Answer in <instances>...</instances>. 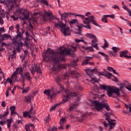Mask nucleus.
<instances>
[{"label":"nucleus","instance_id":"nucleus-57","mask_svg":"<svg viewBox=\"0 0 131 131\" xmlns=\"http://www.w3.org/2000/svg\"><path fill=\"white\" fill-rule=\"evenodd\" d=\"M107 69H108V71H110L111 72H112V71H113V70L114 69H113V68H112V67H108Z\"/></svg>","mask_w":131,"mask_h":131},{"label":"nucleus","instance_id":"nucleus-29","mask_svg":"<svg viewBox=\"0 0 131 131\" xmlns=\"http://www.w3.org/2000/svg\"><path fill=\"white\" fill-rule=\"evenodd\" d=\"M9 115V109L7 108L4 113V114L0 115V119H3V118H5L6 116H8Z\"/></svg>","mask_w":131,"mask_h":131},{"label":"nucleus","instance_id":"nucleus-19","mask_svg":"<svg viewBox=\"0 0 131 131\" xmlns=\"http://www.w3.org/2000/svg\"><path fill=\"white\" fill-rule=\"evenodd\" d=\"M34 67L35 68V72H37V73H39V74H41V69H40V67L37 64H35V63L34 64Z\"/></svg>","mask_w":131,"mask_h":131},{"label":"nucleus","instance_id":"nucleus-4","mask_svg":"<svg viewBox=\"0 0 131 131\" xmlns=\"http://www.w3.org/2000/svg\"><path fill=\"white\" fill-rule=\"evenodd\" d=\"M100 89L107 91V95L108 97H112L113 98H117L120 96V92H119V88H115L113 86H107L105 84L100 85Z\"/></svg>","mask_w":131,"mask_h":131},{"label":"nucleus","instance_id":"nucleus-16","mask_svg":"<svg viewBox=\"0 0 131 131\" xmlns=\"http://www.w3.org/2000/svg\"><path fill=\"white\" fill-rule=\"evenodd\" d=\"M91 46L92 48H95L96 50H99V43H98V39H97V38L96 39H94V40H92V43Z\"/></svg>","mask_w":131,"mask_h":131},{"label":"nucleus","instance_id":"nucleus-52","mask_svg":"<svg viewBox=\"0 0 131 131\" xmlns=\"http://www.w3.org/2000/svg\"><path fill=\"white\" fill-rule=\"evenodd\" d=\"M51 119L50 118V115H48L47 117H46L45 121L47 123L49 122V120Z\"/></svg>","mask_w":131,"mask_h":131},{"label":"nucleus","instance_id":"nucleus-24","mask_svg":"<svg viewBox=\"0 0 131 131\" xmlns=\"http://www.w3.org/2000/svg\"><path fill=\"white\" fill-rule=\"evenodd\" d=\"M61 76H57L56 77H54L55 82L59 85H61V84L60 83L61 81H62V79H61Z\"/></svg>","mask_w":131,"mask_h":131},{"label":"nucleus","instance_id":"nucleus-53","mask_svg":"<svg viewBox=\"0 0 131 131\" xmlns=\"http://www.w3.org/2000/svg\"><path fill=\"white\" fill-rule=\"evenodd\" d=\"M112 8H113V9H118V10H120V8H119V7L117 5H114L112 6Z\"/></svg>","mask_w":131,"mask_h":131},{"label":"nucleus","instance_id":"nucleus-13","mask_svg":"<svg viewBox=\"0 0 131 131\" xmlns=\"http://www.w3.org/2000/svg\"><path fill=\"white\" fill-rule=\"evenodd\" d=\"M44 21H48L50 20L51 21L53 19V16H52V13L50 12H47L45 13V15L43 16Z\"/></svg>","mask_w":131,"mask_h":131},{"label":"nucleus","instance_id":"nucleus-21","mask_svg":"<svg viewBox=\"0 0 131 131\" xmlns=\"http://www.w3.org/2000/svg\"><path fill=\"white\" fill-rule=\"evenodd\" d=\"M124 83L125 89L131 92V83L127 81H125Z\"/></svg>","mask_w":131,"mask_h":131},{"label":"nucleus","instance_id":"nucleus-6","mask_svg":"<svg viewBox=\"0 0 131 131\" xmlns=\"http://www.w3.org/2000/svg\"><path fill=\"white\" fill-rule=\"evenodd\" d=\"M93 104L98 111H101L104 107L107 111H110V107H109V105L106 103L95 100L93 102Z\"/></svg>","mask_w":131,"mask_h":131},{"label":"nucleus","instance_id":"nucleus-23","mask_svg":"<svg viewBox=\"0 0 131 131\" xmlns=\"http://www.w3.org/2000/svg\"><path fill=\"white\" fill-rule=\"evenodd\" d=\"M98 54H100V55H101V56H103L104 57L105 61H106L108 63H109V55H106L104 52H99Z\"/></svg>","mask_w":131,"mask_h":131},{"label":"nucleus","instance_id":"nucleus-12","mask_svg":"<svg viewBox=\"0 0 131 131\" xmlns=\"http://www.w3.org/2000/svg\"><path fill=\"white\" fill-rule=\"evenodd\" d=\"M95 70H91V71L87 72V75H89L90 78H91V81L92 83H95V82H98V79L94 77V72H95Z\"/></svg>","mask_w":131,"mask_h":131},{"label":"nucleus","instance_id":"nucleus-31","mask_svg":"<svg viewBox=\"0 0 131 131\" xmlns=\"http://www.w3.org/2000/svg\"><path fill=\"white\" fill-rule=\"evenodd\" d=\"M61 19L62 20H66L67 18H68V15H67V13L65 12L62 14H60Z\"/></svg>","mask_w":131,"mask_h":131},{"label":"nucleus","instance_id":"nucleus-20","mask_svg":"<svg viewBox=\"0 0 131 131\" xmlns=\"http://www.w3.org/2000/svg\"><path fill=\"white\" fill-rule=\"evenodd\" d=\"M20 13L24 16V17L23 18L24 21H25V20H28V18H29V14H28V11H26L25 12H20Z\"/></svg>","mask_w":131,"mask_h":131},{"label":"nucleus","instance_id":"nucleus-34","mask_svg":"<svg viewBox=\"0 0 131 131\" xmlns=\"http://www.w3.org/2000/svg\"><path fill=\"white\" fill-rule=\"evenodd\" d=\"M122 8L123 9H124V10H125V11L128 12V13H129V15L131 16V10L124 5L123 6Z\"/></svg>","mask_w":131,"mask_h":131},{"label":"nucleus","instance_id":"nucleus-55","mask_svg":"<svg viewBox=\"0 0 131 131\" xmlns=\"http://www.w3.org/2000/svg\"><path fill=\"white\" fill-rule=\"evenodd\" d=\"M6 46H7V43L4 42H2L0 48H4V47H6Z\"/></svg>","mask_w":131,"mask_h":131},{"label":"nucleus","instance_id":"nucleus-51","mask_svg":"<svg viewBox=\"0 0 131 131\" xmlns=\"http://www.w3.org/2000/svg\"><path fill=\"white\" fill-rule=\"evenodd\" d=\"M10 111L11 112H13V111H15V109H16V106H15V105H13V106H11L10 107Z\"/></svg>","mask_w":131,"mask_h":131},{"label":"nucleus","instance_id":"nucleus-2","mask_svg":"<svg viewBox=\"0 0 131 131\" xmlns=\"http://www.w3.org/2000/svg\"><path fill=\"white\" fill-rule=\"evenodd\" d=\"M15 28L16 29V33L15 38H13L12 39V43L16 46V51L17 52H20L21 51V47H23L24 44L22 42V39H23V34L25 33V30L23 29H21L20 30L21 32H20V26L19 25L17 24L15 26Z\"/></svg>","mask_w":131,"mask_h":131},{"label":"nucleus","instance_id":"nucleus-26","mask_svg":"<svg viewBox=\"0 0 131 131\" xmlns=\"http://www.w3.org/2000/svg\"><path fill=\"white\" fill-rule=\"evenodd\" d=\"M82 49L85 50V51H88L89 52H95V49L92 47H85V46H82Z\"/></svg>","mask_w":131,"mask_h":131},{"label":"nucleus","instance_id":"nucleus-32","mask_svg":"<svg viewBox=\"0 0 131 131\" xmlns=\"http://www.w3.org/2000/svg\"><path fill=\"white\" fill-rule=\"evenodd\" d=\"M12 53H13V54L9 56V60H10V59H15V58H16V50L14 49L12 51Z\"/></svg>","mask_w":131,"mask_h":131},{"label":"nucleus","instance_id":"nucleus-40","mask_svg":"<svg viewBox=\"0 0 131 131\" xmlns=\"http://www.w3.org/2000/svg\"><path fill=\"white\" fill-rule=\"evenodd\" d=\"M21 90H23V94H24L25 93H27L29 90H30V87H27L26 89H24V87H23Z\"/></svg>","mask_w":131,"mask_h":131},{"label":"nucleus","instance_id":"nucleus-49","mask_svg":"<svg viewBox=\"0 0 131 131\" xmlns=\"http://www.w3.org/2000/svg\"><path fill=\"white\" fill-rule=\"evenodd\" d=\"M34 72H35V70L33 66H32V70H31V73H32V75H34Z\"/></svg>","mask_w":131,"mask_h":131},{"label":"nucleus","instance_id":"nucleus-27","mask_svg":"<svg viewBox=\"0 0 131 131\" xmlns=\"http://www.w3.org/2000/svg\"><path fill=\"white\" fill-rule=\"evenodd\" d=\"M12 121H13L12 119H8L6 121V122L7 123V127L8 128H9V130H11V125L12 124Z\"/></svg>","mask_w":131,"mask_h":131},{"label":"nucleus","instance_id":"nucleus-58","mask_svg":"<svg viewBox=\"0 0 131 131\" xmlns=\"http://www.w3.org/2000/svg\"><path fill=\"white\" fill-rule=\"evenodd\" d=\"M120 89H123V88H125V85H124V83H122L120 86Z\"/></svg>","mask_w":131,"mask_h":131},{"label":"nucleus","instance_id":"nucleus-10","mask_svg":"<svg viewBox=\"0 0 131 131\" xmlns=\"http://www.w3.org/2000/svg\"><path fill=\"white\" fill-rule=\"evenodd\" d=\"M43 93L45 95H47L49 98H50V99L55 98L57 95V93H56L53 90H45Z\"/></svg>","mask_w":131,"mask_h":131},{"label":"nucleus","instance_id":"nucleus-3","mask_svg":"<svg viewBox=\"0 0 131 131\" xmlns=\"http://www.w3.org/2000/svg\"><path fill=\"white\" fill-rule=\"evenodd\" d=\"M90 15H91V12H88L85 13V15H82L83 23L85 24V25H82V27L86 29H92L91 23L97 27H101V26L95 20L96 17L94 15L90 16Z\"/></svg>","mask_w":131,"mask_h":131},{"label":"nucleus","instance_id":"nucleus-35","mask_svg":"<svg viewBox=\"0 0 131 131\" xmlns=\"http://www.w3.org/2000/svg\"><path fill=\"white\" fill-rule=\"evenodd\" d=\"M112 50L113 52L116 54V53H118L120 51V48L114 47L112 48Z\"/></svg>","mask_w":131,"mask_h":131},{"label":"nucleus","instance_id":"nucleus-17","mask_svg":"<svg viewBox=\"0 0 131 131\" xmlns=\"http://www.w3.org/2000/svg\"><path fill=\"white\" fill-rule=\"evenodd\" d=\"M0 3H1V4H4V3L6 5H9L10 3H12V4H13V3L16 4V3H17V0H4V1H3V0H0Z\"/></svg>","mask_w":131,"mask_h":131},{"label":"nucleus","instance_id":"nucleus-39","mask_svg":"<svg viewBox=\"0 0 131 131\" xmlns=\"http://www.w3.org/2000/svg\"><path fill=\"white\" fill-rule=\"evenodd\" d=\"M104 75L106 77H108V78L109 79L111 78L112 76H113L112 74H111V73H109V72H105V73H104Z\"/></svg>","mask_w":131,"mask_h":131},{"label":"nucleus","instance_id":"nucleus-11","mask_svg":"<svg viewBox=\"0 0 131 131\" xmlns=\"http://www.w3.org/2000/svg\"><path fill=\"white\" fill-rule=\"evenodd\" d=\"M76 23H77V27H78V31H79V32L77 33V34H81V32H80V30L82 29V25L78 24V21L77 20V19H72L71 21H69V24L70 25H71V26L72 24H76Z\"/></svg>","mask_w":131,"mask_h":131},{"label":"nucleus","instance_id":"nucleus-36","mask_svg":"<svg viewBox=\"0 0 131 131\" xmlns=\"http://www.w3.org/2000/svg\"><path fill=\"white\" fill-rule=\"evenodd\" d=\"M104 46H102L103 49H106V48H109V43H108V41L105 39H104Z\"/></svg>","mask_w":131,"mask_h":131},{"label":"nucleus","instance_id":"nucleus-28","mask_svg":"<svg viewBox=\"0 0 131 131\" xmlns=\"http://www.w3.org/2000/svg\"><path fill=\"white\" fill-rule=\"evenodd\" d=\"M85 36H86L87 37H89V38H92L93 39V40L96 39V38H97L96 35L92 33H86L85 34Z\"/></svg>","mask_w":131,"mask_h":131},{"label":"nucleus","instance_id":"nucleus-18","mask_svg":"<svg viewBox=\"0 0 131 131\" xmlns=\"http://www.w3.org/2000/svg\"><path fill=\"white\" fill-rule=\"evenodd\" d=\"M66 122V119L64 118H62L60 120V126L59 127V129H64V124Z\"/></svg>","mask_w":131,"mask_h":131},{"label":"nucleus","instance_id":"nucleus-45","mask_svg":"<svg viewBox=\"0 0 131 131\" xmlns=\"http://www.w3.org/2000/svg\"><path fill=\"white\" fill-rule=\"evenodd\" d=\"M59 105L60 104H56L55 105L52 106L50 110V111H54V110L56 109V107H57V106H59Z\"/></svg>","mask_w":131,"mask_h":131},{"label":"nucleus","instance_id":"nucleus-42","mask_svg":"<svg viewBox=\"0 0 131 131\" xmlns=\"http://www.w3.org/2000/svg\"><path fill=\"white\" fill-rule=\"evenodd\" d=\"M77 105H78L77 103H74L72 104V106L70 107V111H71V110H73V109H74L75 107L77 106Z\"/></svg>","mask_w":131,"mask_h":131},{"label":"nucleus","instance_id":"nucleus-56","mask_svg":"<svg viewBox=\"0 0 131 131\" xmlns=\"http://www.w3.org/2000/svg\"><path fill=\"white\" fill-rule=\"evenodd\" d=\"M49 129H50V131H56V130H57V128L55 127H53Z\"/></svg>","mask_w":131,"mask_h":131},{"label":"nucleus","instance_id":"nucleus-47","mask_svg":"<svg viewBox=\"0 0 131 131\" xmlns=\"http://www.w3.org/2000/svg\"><path fill=\"white\" fill-rule=\"evenodd\" d=\"M89 64V61L85 59H84V60L82 62V66H84V65H88Z\"/></svg>","mask_w":131,"mask_h":131},{"label":"nucleus","instance_id":"nucleus-64","mask_svg":"<svg viewBox=\"0 0 131 131\" xmlns=\"http://www.w3.org/2000/svg\"><path fill=\"white\" fill-rule=\"evenodd\" d=\"M26 131L30 130V128L29 127V126H28V125L26 126Z\"/></svg>","mask_w":131,"mask_h":131},{"label":"nucleus","instance_id":"nucleus-22","mask_svg":"<svg viewBox=\"0 0 131 131\" xmlns=\"http://www.w3.org/2000/svg\"><path fill=\"white\" fill-rule=\"evenodd\" d=\"M78 58H76V60H74L73 61L71 62V63L69 65L70 67H72L73 68L75 67L76 66H77V62H78Z\"/></svg>","mask_w":131,"mask_h":131},{"label":"nucleus","instance_id":"nucleus-14","mask_svg":"<svg viewBox=\"0 0 131 131\" xmlns=\"http://www.w3.org/2000/svg\"><path fill=\"white\" fill-rule=\"evenodd\" d=\"M128 53V51L127 50H125L124 51H121L119 52L120 57L121 58H122L124 57V58H126L127 59H131V56L126 55Z\"/></svg>","mask_w":131,"mask_h":131},{"label":"nucleus","instance_id":"nucleus-61","mask_svg":"<svg viewBox=\"0 0 131 131\" xmlns=\"http://www.w3.org/2000/svg\"><path fill=\"white\" fill-rule=\"evenodd\" d=\"M92 59H94V57H87L86 59H87V61H90V60H92Z\"/></svg>","mask_w":131,"mask_h":131},{"label":"nucleus","instance_id":"nucleus-44","mask_svg":"<svg viewBox=\"0 0 131 131\" xmlns=\"http://www.w3.org/2000/svg\"><path fill=\"white\" fill-rule=\"evenodd\" d=\"M72 49L74 50V52H76V50L77 48H79V45L76 44V47L72 46Z\"/></svg>","mask_w":131,"mask_h":131},{"label":"nucleus","instance_id":"nucleus-37","mask_svg":"<svg viewBox=\"0 0 131 131\" xmlns=\"http://www.w3.org/2000/svg\"><path fill=\"white\" fill-rule=\"evenodd\" d=\"M14 78H15V79H17V77H16V76H13V78H12V76H11V77H9L7 78V81H8V82H9V83H11L12 82H13V79H14Z\"/></svg>","mask_w":131,"mask_h":131},{"label":"nucleus","instance_id":"nucleus-38","mask_svg":"<svg viewBox=\"0 0 131 131\" xmlns=\"http://www.w3.org/2000/svg\"><path fill=\"white\" fill-rule=\"evenodd\" d=\"M71 74H72V75H74V76H76L77 78L79 77V74H78V73H77V72L75 71L71 72Z\"/></svg>","mask_w":131,"mask_h":131},{"label":"nucleus","instance_id":"nucleus-54","mask_svg":"<svg viewBox=\"0 0 131 131\" xmlns=\"http://www.w3.org/2000/svg\"><path fill=\"white\" fill-rule=\"evenodd\" d=\"M6 101H3L2 102L1 105H2V107H6Z\"/></svg>","mask_w":131,"mask_h":131},{"label":"nucleus","instance_id":"nucleus-9","mask_svg":"<svg viewBox=\"0 0 131 131\" xmlns=\"http://www.w3.org/2000/svg\"><path fill=\"white\" fill-rule=\"evenodd\" d=\"M23 69H22V68H16V71L12 74L11 76V78H13L14 76H15L17 78V75H18V73L20 75V76L21 77L22 80H20L23 83H24V80H25V76H24V75H23Z\"/></svg>","mask_w":131,"mask_h":131},{"label":"nucleus","instance_id":"nucleus-46","mask_svg":"<svg viewBox=\"0 0 131 131\" xmlns=\"http://www.w3.org/2000/svg\"><path fill=\"white\" fill-rule=\"evenodd\" d=\"M101 21H102V22H104V23H108V20H107V17H105V16H103V17L102 18Z\"/></svg>","mask_w":131,"mask_h":131},{"label":"nucleus","instance_id":"nucleus-5","mask_svg":"<svg viewBox=\"0 0 131 131\" xmlns=\"http://www.w3.org/2000/svg\"><path fill=\"white\" fill-rule=\"evenodd\" d=\"M104 115L106 117L105 120L108 121V123H107L106 122H103V125L105 127H108V126H110V129H113L116 125V122H115L116 120L110 118V113H107L105 112Z\"/></svg>","mask_w":131,"mask_h":131},{"label":"nucleus","instance_id":"nucleus-60","mask_svg":"<svg viewBox=\"0 0 131 131\" xmlns=\"http://www.w3.org/2000/svg\"><path fill=\"white\" fill-rule=\"evenodd\" d=\"M0 24L3 25L4 24V20H3V18L0 16Z\"/></svg>","mask_w":131,"mask_h":131},{"label":"nucleus","instance_id":"nucleus-59","mask_svg":"<svg viewBox=\"0 0 131 131\" xmlns=\"http://www.w3.org/2000/svg\"><path fill=\"white\" fill-rule=\"evenodd\" d=\"M75 41L76 42H77V43H79V42H82V39H75Z\"/></svg>","mask_w":131,"mask_h":131},{"label":"nucleus","instance_id":"nucleus-48","mask_svg":"<svg viewBox=\"0 0 131 131\" xmlns=\"http://www.w3.org/2000/svg\"><path fill=\"white\" fill-rule=\"evenodd\" d=\"M41 3H43L46 6H49V3H48V1L47 0H40Z\"/></svg>","mask_w":131,"mask_h":131},{"label":"nucleus","instance_id":"nucleus-43","mask_svg":"<svg viewBox=\"0 0 131 131\" xmlns=\"http://www.w3.org/2000/svg\"><path fill=\"white\" fill-rule=\"evenodd\" d=\"M5 28L4 27H2V28H0V37H2V33H3V32H5Z\"/></svg>","mask_w":131,"mask_h":131},{"label":"nucleus","instance_id":"nucleus-30","mask_svg":"<svg viewBox=\"0 0 131 131\" xmlns=\"http://www.w3.org/2000/svg\"><path fill=\"white\" fill-rule=\"evenodd\" d=\"M1 37L3 38V39L5 40L6 39H9V38H12V37L10 35L7 34H2Z\"/></svg>","mask_w":131,"mask_h":131},{"label":"nucleus","instance_id":"nucleus-25","mask_svg":"<svg viewBox=\"0 0 131 131\" xmlns=\"http://www.w3.org/2000/svg\"><path fill=\"white\" fill-rule=\"evenodd\" d=\"M24 75L26 77V78L28 80V81H31V80L32 79V77L30 76V73L29 72H27L24 73Z\"/></svg>","mask_w":131,"mask_h":131},{"label":"nucleus","instance_id":"nucleus-33","mask_svg":"<svg viewBox=\"0 0 131 131\" xmlns=\"http://www.w3.org/2000/svg\"><path fill=\"white\" fill-rule=\"evenodd\" d=\"M24 101L26 103H30L31 102V97L25 96Z\"/></svg>","mask_w":131,"mask_h":131},{"label":"nucleus","instance_id":"nucleus-15","mask_svg":"<svg viewBox=\"0 0 131 131\" xmlns=\"http://www.w3.org/2000/svg\"><path fill=\"white\" fill-rule=\"evenodd\" d=\"M36 21L35 20H30L29 23V26L28 27V30L31 32H33V29L34 27V23H35Z\"/></svg>","mask_w":131,"mask_h":131},{"label":"nucleus","instance_id":"nucleus-63","mask_svg":"<svg viewBox=\"0 0 131 131\" xmlns=\"http://www.w3.org/2000/svg\"><path fill=\"white\" fill-rule=\"evenodd\" d=\"M67 77H68V75H67V74H66L63 76L62 78L63 79H66Z\"/></svg>","mask_w":131,"mask_h":131},{"label":"nucleus","instance_id":"nucleus-50","mask_svg":"<svg viewBox=\"0 0 131 131\" xmlns=\"http://www.w3.org/2000/svg\"><path fill=\"white\" fill-rule=\"evenodd\" d=\"M29 112H24V115H23V116L24 117H27V116H28V115H29Z\"/></svg>","mask_w":131,"mask_h":131},{"label":"nucleus","instance_id":"nucleus-8","mask_svg":"<svg viewBox=\"0 0 131 131\" xmlns=\"http://www.w3.org/2000/svg\"><path fill=\"white\" fill-rule=\"evenodd\" d=\"M65 93L67 95L64 96L63 97V103H66V102H68V100H69V98L72 97H77V100L80 101V98L78 97V95H77V93H74V92H70V91L69 90H66Z\"/></svg>","mask_w":131,"mask_h":131},{"label":"nucleus","instance_id":"nucleus-7","mask_svg":"<svg viewBox=\"0 0 131 131\" xmlns=\"http://www.w3.org/2000/svg\"><path fill=\"white\" fill-rule=\"evenodd\" d=\"M55 26L57 27V28H61L60 30L64 35H70V31H69V27L65 28V26H66V25L63 24L62 22H60L59 24H55Z\"/></svg>","mask_w":131,"mask_h":131},{"label":"nucleus","instance_id":"nucleus-62","mask_svg":"<svg viewBox=\"0 0 131 131\" xmlns=\"http://www.w3.org/2000/svg\"><path fill=\"white\" fill-rule=\"evenodd\" d=\"M13 8H14V5H11V7L8 9V12L12 11V9H13Z\"/></svg>","mask_w":131,"mask_h":131},{"label":"nucleus","instance_id":"nucleus-41","mask_svg":"<svg viewBox=\"0 0 131 131\" xmlns=\"http://www.w3.org/2000/svg\"><path fill=\"white\" fill-rule=\"evenodd\" d=\"M108 54L111 57H115L116 54L114 51H109Z\"/></svg>","mask_w":131,"mask_h":131},{"label":"nucleus","instance_id":"nucleus-1","mask_svg":"<svg viewBox=\"0 0 131 131\" xmlns=\"http://www.w3.org/2000/svg\"><path fill=\"white\" fill-rule=\"evenodd\" d=\"M73 54V51L70 48L62 49L60 47L57 51L54 52V51L49 49L43 55V58L45 62L51 61L53 63V71H58L60 69V62H65V56L64 55H71Z\"/></svg>","mask_w":131,"mask_h":131}]
</instances>
